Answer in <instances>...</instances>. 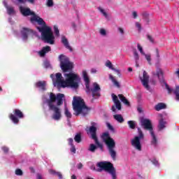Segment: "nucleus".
<instances>
[{
	"label": "nucleus",
	"mask_w": 179,
	"mask_h": 179,
	"mask_svg": "<svg viewBox=\"0 0 179 179\" xmlns=\"http://www.w3.org/2000/svg\"><path fill=\"white\" fill-rule=\"evenodd\" d=\"M20 10L23 16H31V22L34 24L38 23L39 26H42V27H38L37 29L41 33L42 40H43L45 43L54 44L55 38L54 37V34H52V30L51 29V27L45 25V22H44L43 18L38 17L34 12L30 10V8H29L20 6Z\"/></svg>",
	"instance_id": "nucleus-1"
},
{
	"label": "nucleus",
	"mask_w": 179,
	"mask_h": 179,
	"mask_svg": "<svg viewBox=\"0 0 179 179\" xmlns=\"http://www.w3.org/2000/svg\"><path fill=\"white\" fill-rule=\"evenodd\" d=\"M66 80L62 78L61 73H57L54 78V75L52 74L50 77L53 80L55 86L57 87H73V89H78L79 87V82L80 78L79 76L75 73H69L64 75Z\"/></svg>",
	"instance_id": "nucleus-2"
},
{
	"label": "nucleus",
	"mask_w": 179,
	"mask_h": 179,
	"mask_svg": "<svg viewBox=\"0 0 179 179\" xmlns=\"http://www.w3.org/2000/svg\"><path fill=\"white\" fill-rule=\"evenodd\" d=\"M64 99H65V95H64V94L59 93L55 95L54 93L51 92L50 94V99L46 101L49 110L54 111L52 118L55 120V121H58L61 119V110L54 105V103L57 101V106H61L64 101Z\"/></svg>",
	"instance_id": "nucleus-3"
},
{
	"label": "nucleus",
	"mask_w": 179,
	"mask_h": 179,
	"mask_svg": "<svg viewBox=\"0 0 179 179\" xmlns=\"http://www.w3.org/2000/svg\"><path fill=\"white\" fill-rule=\"evenodd\" d=\"M83 76L84 82L85 83L87 93H90V92H92L93 97H100V85L96 83H94L90 87V80L89 78V76H87V72H86V71H83Z\"/></svg>",
	"instance_id": "nucleus-4"
},
{
	"label": "nucleus",
	"mask_w": 179,
	"mask_h": 179,
	"mask_svg": "<svg viewBox=\"0 0 179 179\" xmlns=\"http://www.w3.org/2000/svg\"><path fill=\"white\" fill-rule=\"evenodd\" d=\"M73 107L76 112V115H79V114L86 115L89 113V108L85 105V101L80 96L73 97Z\"/></svg>",
	"instance_id": "nucleus-5"
},
{
	"label": "nucleus",
	"mask_w": 179,
	"mask_h": 179,
	"mask_svg": "<svg viewBox=\"0 0 179 179\" xmlns=\"http://www.w3.org/2000/svg\"><path fill=\"white\" fill-rule=\"evenodd\" d=\"M176 75H178V78H179V69L176 72ZM156 75L157 76L158 79L159 80V82L162 83V86H165L166 89L168 90V92L169 94L171 93H174V94L176 95V100H179V86L176 85V87L174 90H173V89L170 88V87H169V85H167V83H166V81L164 80V78H163V71L162 70V69H157V73Z\"/></svg>",
	"instance_id": "nucleus-6"
},
{
	"label": "nucleus",
	"mask_w": 179,
	"mask_h": 179,
	"mask_svg": "<svg viewBox=\"0 0 179 179\" xmlns=\"http://www.w3.org/2000/svg\"><path fill=\"white\" fill-rule=\"evenodd\" d=\"M141 122L142 127H144L145 129H149L150 135L152 138L151 143L154 146H156V145H157V139H156V136L155 135V132H153V129L152 127V122H150L148 119L141 118Z\"/></svg>",
	"instance_id": "nucleus-7"
},
{
	"label": "nucleus",
	"mask_w": 179,
	"mask_h": 179,
	"mask_svg": "<svg viewBox=\"0 0 179 179\" xmlns=\"http://www.w3.org/2000/svg\"><path fill=\"white\" fill-rule=\"evenodd\" d=\"M60 66L63 72L71 71L73 68V63L69 62L68 57L61 55L59 56Z\"/></svg>",
	"instance_id": "nucleus-8"
},
{
	"label": "nucleus",
	"mask_w": 179,
	"mask_h": 179,
	"mask_svg": "<svg viewBox=\"0 0 179 179\" xmlns=\"http://www.w3.org/2000/svg\"><path fill=\"white\" fill-rule=\"evenodd\" d=\"M98 167L102 169V170H105V171H108L111 174L113 179H117V176H115V169H114V166H113V164L110 162H99L97 164Z\"/></svg>",
	"instance_id": "nucleus-9"
},
{
	"label": "nucleus",
	"mask_w": 179,
	"mask_h": 179,
	"mask_svg": "<svg viewBox=\"0 0 179 179\" xmlns=\"http://www.w3.org/2000/svg\"><path fill=\"white\" fill-rule=\"evenodd\" d=\"M138 136H136L133 140H131V145L134 146L137 150H141L142 147L141 146V139H143V134L142 131L138 129Z\"/></svg>",
	"instance_id": "nucleus-10"
},
{
	"label": "nucleus",
	"mask_w": 179,
	"mask_h": 179,
	"mask_svg": "<svg viewBox=\"0 0 179 179\" xmlns=\"http://www.w3.org/2000/svg\"><path fill=\"white\" fill-rule=\"evenodd\" d=\"M105 143L108 147L111 157L113 159V160H115V156L117 155V152H115V150H114V148H115V142L113 138H110L108 139Z\"/></svg>",
	"instance_id": "nucleus-11"
},
{
	"label": "nucleus",
	"mask_w": 179,
	"mask_h": 179,
	"mask_svg": "<svg viewBox=\"0 0 179 179\" xmlns=\"http://www.w3.org/2000/svg\"><path fill=\"white\" fill-rule=\"evenodd\" d=\"M14 115H10V119L14 124H19V119L18 118H23L24 115H23V112L19 109H14L13 110Z\"/></svg>",
	"instance_id": "nucleus-12"
},
{
	"label": "nucleus",
	"mask_w": 179,
	"mask_h": 179,
	"mask_svg": "<svg viewBox=\"0 0 179 179\" xmlns=\"http://www.w3.org/2000/svg\"><path fill=\"white\" fill-rule=\"evenodd\" d=\"M97 124L92 122V127H90V134H91L92 138L94 140V142L97 146L101 148V145L99 143V140H97V136H96V131H97Z\"/></svg>",
	"instance_id": "nucleus-13"
},
{
	"label": "nucleus",
	"mask_w": 179,
	"mask_h": 179,
	"mask_svg": "<svg viewBox=\"0 0 179 179\" xmlns=\"http://www.w3.org/2000/svg\"><path fill=\"white\" fill-rule=\"evenodd\" d=\"M141 83L147 90H149V76L146 71H143V78H141Z\"/></svg>",
	"instance_id": "nucleus-14"
},
{
	"label": "nucleus",
	"mask_w": 179,
	"mask_h": 179,
	"mask_svg": "<svg viewBox=\"0 0 179 179\" xmlns=\"http://www.w3.org/2000/svg\"><path fill=\"white\" fill-rule=\"evenodd\" d=\"M21 34L23 37V39L27 40L28 36H30V34H34V32L33 30L29 29L28 28H22Z\"/></svg>",
	"instance_id": "nucleus-15"
},
{
	"label": "nucleus",
	"mask_w": 179,
	"mask_h": 179,
	"mask_svg": "<svg viewBox=\"0 0 179 179\" xmlns=\"http://www.w3.org/2000/svg\"><path fill=\"white\" fill-rule=\"evenodd\" d=\"M112 98H113V102L115 103L116 108L118 110H121V102H120V100H118V96H117V95L113 94Z\"/></svg>",
	"instance_id": "nucleus-16"
},
{
	"label": "nucleus",
	"mask_w": 179,
	"mask_h": 179,
	"mask_svg": "<svg viewBox=\"0 0 179 179\" xmlns=\"http://www.w3.org/2000/svg\"><path fill=\"white\" fill-rule=\"evenodd\" d=\"M50 51H51V47L45 46L43 47L42 50L38 52V54L40 55V57H45V54L50 52Z\"/></svg>",
	"instance_id": "nucleus-17"
},
{
	"label": "nucleus",
	"mask_w": 179,
	"mask_h": 179,
	"mask_svg": "<svg viewBox=\"0 0 179 179\" xmlns=\"http://www.w3.org/2000/svg\"><path fill=\"white\" fill-rule=\"evenodd\" d=\"M137 47H138V51H140L141 54H142V55H145V59H147L148 62H149L150 64V61L152 60L150 55L145 54V52H143V49L142 48V46H141L140 44H138Z\"/></svg>",
	"instance_id": "nucleus-18"
},
{
	"label": "nucleus",
	"mask_w": 179,
	"mask_h": 179,
	"mask_svg": "<svg viewBox=\"0 0 179 179\" xmlns=\"http://www.w3.org/2000/svg\"><path fill=\"white\" fill-rule=\"evenodd\" d=\"M158 117L160 118L158 125L159 129H163L164 128H166V122L163 120V115L159 114Z\"/></svg>",
	"instance_id": "nucleus-19"
},
{
	"label": "nucleus",
	"mask_w": 179,
	"mask_h": 179,
	"mask_svg": "<svg viewBox=\"0 0 179 179\" xmlns=\"http://www.w3.org/2000/svg\"><path fill=\"white\" fill-rule=\"evenodd\" d=\"M118 97L121 100V101L123 102L124 104H125V106H127L128 107H129V106H131V104L129 103V101L128 99H127V98H125V96H124V95L119 94Z\"/></svg>",
	"instance_id": "nucleus-20"
},
{
	"label": "nucleus",
	"mask_w": 179,
	"mask_h": 179,
	"mask_svg": "<svg viewBox=\"0 0 179 179\" xmlns=\"http://www.w3.org/2000/svg\"><path fill=\"white\" fill-rule=\"evenodd\" d=\"M62 43L64 44L66 48H68V50H70V51H72V48L69 46V43H68V39H66L65 36H62Z\"/></svg>",
	"instance_id": "nucleus-21"
},
{
	"label": "nucleus",
	"mask_w": 179,
	"mask_h": 179,
	"mask_svg": "<svg viewBox=\"0 0 179 179\" xmlns=\"http://www.w3.org/2000/svg\"><path fill=\"white\" fill-rule=\"evenodd\" d=\"M4 5L7 9V12L8 15H15V8H13V7L8 6V5L5 3V2H4Z\"/></svg>",
	"instance_id": "nucleus-22"
},
{
	"label": "nucleus",
	"mask_w": 179,
	"mask_h": 179,
	"mask_svg": "<svg viewBox=\"0 0 179 179\" xmlns=\"http://www.w3.org/2000/svg\"><path fill=\"white\" fill-rule=\"evenodd\" d=\"M106 66H107L108 68H109V69H112V71H115V72L120 73V71L118 70H115V69H114V67L113 66V64L111 63L110 61L108 60L106 62Z\"/></svg>",
	"instance_id": "nucleus-23"
},
{
	"label": "nucleus",
	"mask_w": 179,
	"mask_h": 179,
	"mask_svg": "<svg viewBox=\"0 0 179 179\" xmlns=\"http://www.w3.org/2000/svg\"><path fill=\"white\" fill-rule=\"evenodd\" d=\"M166 106L163 103H159L155 106V110L157 111H160V110H164L166 108Z\"/></svg>",
	"instance_id": "nucleus-24"
},
{
	"label": "nucleus",
	"mask_w": 179,
	"mask_h": 179,
	"mask_svg": "<svg viewBox=\"0 0 179 179\" xmlns=\"http://www.w3.org/2000/svg\"><path fill=\"white\" fill-rule=\"evenodd\" d=\"M113 117L115 120H116V121H117V122H124V117H122V115H113Z\"/></svg>",
	"instance_id": "nucleus-25"
},
{
	"label": "nucleus",
	"mask_w": 179,
	"mask_h": 179,
	"mask_svg": "<svg viewBox=\"0 0 179 179\" xmlns=\"http://www.w3.org/2000/svg\"><path fill=\"white\" fill-rule=\"evenodd\" d=\"M109 78L115 86H116V87H120V83H118V81H117V80H115V78L112 75H110Z\"/></svg>",
	"instance_id": "nucleus-26"
},
{
	"label": "nucleus",
	"mask_w": 179,
	"mask_h": 179,
	"mask_svg": "<svg viewBox=\"0 0 179 179\" xmlns=\"http://www.w3.org/2000/svg\"><path fill=\"white\" fill-rule=\"evenodd\" d=\"M101 138L103 141L106 143L108 141V139H110V134L108 133H103L101 136Z\"/></svg>",
	"instance_id": "nucleus-27"
},
{
	"label": "nucleus",
	"mask_w": 179,
	"mask_h": 179,
	"mask_svg": "<svg viewBox=\"0 0 179 179\" xmlns=\"http://www.w3.org/2000/svg\"><path fill=\"white\" fill-rule=\"evenodd\" d=\"M37 87H41L42 89H44L45 87V81H39L36 83Z\"/></svg>",
	"instance_id": "nucleus-28"
},
{
	"label": "nucleus",
	"mask_w": 179,
	"mask_h": 179,
	"mask_svg": "<svg viewBox=\"0 0 179 179\" xmlns=\"http://www.w3.org/2000/svg\"><path fill=\"white\" fill-rule=\"evenodd\" d=\"M128 124L131 129H135V127H136V124L135 123V122L130 120L128 122Z\"/></svg>",
	"instance_id": "nucleus-29"
},
{
	"label": "nucleus",
	"mask_w": 179,
	"mask_h": 179,
	"mask_svg": "<svg viewBox=\"0 0 179 179\" xmlns=\"http://www.w3.org/2000/svg\"><path fill=\"white\" fill-rule=\"evenodd\" d=\"M74 141H76L77 142V143H80V141H82L80 134H78L76 135V136L74 138Z\"/></svg>",
	"instance_id": "nucleus-30"
},
{
	"label": "nucleus",
	"mask_w": 179,
	"mask_h": 179,
	"mask_svg": "<svg viewBox=\"0 0 179 179\" xmlns=\"http://www.w3.org/2000/svg\"><path fill=\"white\" fill-rule=\"evenodd\" d=\"M20 3H26V2H29L30 3H34V0H17Z\"/></svg>",
	"instance_id": "nucleus-31"
},
{
	"label": "nucleus",
	"mask_w": 179,
	"mask_h": 179,
	"mask_svg": "<svg viewBox=\"0 0 179 179\" xmlns=\"http://www.w3.org/2000/svg\"><path fill=\"white\" fill-rule=\"evenodd\" d=\"M65 115L67 117V118H71V117H72L71 112H69V110H68L67 108H65Z\"/></svg>",
	"instance_id": "nucleus-32"
},
{
	"label": "nucleus",
	"mask_w": 179,
	"mask_h": 179,
	"mask_svg": "<svg viewBox=\"0 0 179 179\" xmlns=\"http://www.w3.org/2000/svg\"><path fill=\"white\" fill-rule=\"evenodd\" d=\"M96 145H94V144H90V148H89V150L90 152H94V150H96Z\"/></svg>",
	"instance_id": "nucleus-33"
},
{
	"label": "nucleus",
	"mask_w": 179,
	"mask_h": 179,
	"mask_svg": "<svg viewBox=\"0 0 179 179\" xmlns=\"http://www.w3.org/2000/svg\"><path fill=\"white\" fill-rule=\"evenodd\" d=\"M15 174H16V176H22L23 175V172L20 169H17L15 171Z\"/></svg>",
	"instance_id": "nucleus-34"
},
{
	"label": "nucleus",
	"mask_w": 179,
	"mask_h": 179,
	"mask_svg": "<svg viewBox=\"0 0 179 179\" xmlns=\"http://www.w3.org/2000/svg\"><path fill=\"white\" fill-rule=\"evenodd\" d=\"M47 5L48 6L51 7L52 5H54V2L52 0H48Z\"/></svg>",
	"instance_id": "nucleus-35"
},
{
	"label": "nucleus",
	"mask_w": 179,
	"mask_h": 179,
	"mask_svg": "<svg viewBox=\"0 0 179 179\" xmlns=\"http://www.w3.org/2000/svg\"><path fill=\"white\" fill-rule=\"evenodd\" d=\"M54 29L56 36H59V30L58 29V28L57 27H54Z\"/></svg>",
	"instance_id": "nucleus-36"
},
{
	"label": "nucleus",
	"mask_w": 179,
	"mask_h": 179,
	"mask_svg": "<svg viewBox=\"0 0 179 179\" xmlns=\"http://www.w3.org/2000/svg\"><path fill=\"white\" fill-rule=\"evenodd\" d=\"M2 150L3 151L4 153H8L9 151V149L7 147H3Z\"/></svg>",
	"instance_id": "nucleus-37"
},
{
	"label": "nucleus",
	"mask_w": 179,
	"mask_h": 179,
	"mask_svg": "<svg viewBox=\"0 0 179 179\" xmlns=\"http://www.w3.org/2000/svg\"><path fill=\"white\" fill-rule=\"evenodd\" d=\"M100 34H101L102 36H106V29H101L100 30Z\"/></svg>",
	"instance_id": "nucleus-38"
},
{
	"label": "nucleus",
	"mask_w": 179,
	"mask_h": 179,
	"mask_svg": "<svg viewBox=\"0 0 179 179\" xmlns=\"http://www.w3.org/2000/svg\"><path fill=\"white\" fill-rule=\"evenodd\" d=\"M134 57L136 61H138V59H139V55H138V52H134Z\"/></svg>",
	"instance_id": "nucleus-39"
},
{
	"label": "nucleus",
	"mask_w": 179,
	"mask_h": 179,
	"mask_svg": "<svg viewBox=\"0 0 179 179\" xmlns=\"http://www.w3.org/2000/svg\"><path fill=\"white\" fill-rule=\"evenodd\" d=\"M100 12H101V13H103V16H105V17H107V13H106L104 12V10L99 8Z\"/></svg>",
	"instance_id": "nucleus-40"
},
{
	"label": "nucleus",
	"mask_w": 179,
	"mask_h": 179,
	"mask_svg": "<svg viewBox=\"0 0 179 179\" xmlns=\"http://www.w3.org/2000/svg\"><path fill=\"white\" fill-rule=\"evenodd\" d=\"M136 27H137V29H138V30H141V24H139V22H136Z\"/></svg>",
	"instance_id": "nucleus-41"
},
{
	"label": "nucleus",
	"mask_w": 179,
	"mask_h": 179,
	"mask_svg": "<svg viewBox=\"0 0 179 179\" xmlns=\"http://www.w3.org/2000/svg\"><path fill=\"white\" fill-rule=\"evenodd\" d=\"M136 16H138V13H136V11H134L133 12V17H134V19H135V18H136Z\"/></svg>",
	"instance_id": "nucleus-42"
},
{
	"label": "nucleus",
	"mask_w": 179,
	"mask_h": 179,
	"mask_svg": "<svg viewBox=\"0 0 179 179\" xmlns=\"http://www.w3.org/2000/svg\"><path fill=\"white\" fill-rule=\"evenodd\" d=\"M148 38L150 40V41H151V43H153V38H152V36H148Z\"/></svg>",
	"instance_id": "nucleus-43"
},
{
	"label": "nucleus",
	"mask_w": 179,
	"mask_h": 179,
	"mask_svg": "<svg viewBox=\"0 0 179 179\" xmlns=\"http://www.w3.org/2000/svg\"><path fill=\"white\" fill-rule=\"evenodd\" d=\"M82 167H83V165L82 164V163H79L78 164V169H82Z\"/></svg>",
	"instance_id": "nucleus-44"
},
{
	"label": "nucleus",
	"mask_w": 179,
	"mask_h": 179,
	"mask_svg": "<svg viewBox=\"0 0 179 179\" xmlns=\"http://www.w3.org/2000/svg\"><path fill=\"white\" fill-rule=\"evenodd\" d=\"M71 150V152H73V153H75L76 152V149L75 148V147H73Z\"/></svg>",
	"instance_id": "nucleus-45"
},
{
	"label": "nucleus",
	"mask_w": 179,
	"mask_h": 179,
	"mask_svg": "<svg viewBox=\"0 0 179 179\" xmlns=\"http://www.w3.org/2000/svg\"><path fill=\"white\" fill-rule=\"evenodd\" d=\"M119 31H120L122 34H124V29H122V28H119Z\"/></svg>",
	"instance_id": "nucleus-46"
},
{
	"label": "nucleus",
	"mask_w": 179,
	"mask_h": 179,
	"mask_svg": "<svg viewBox=\"0 0 179 179\" xmlns=\"http://www.w3.org/2000/svg\"><path fill=\"white\" fill-rule=\"evenodd\" d=\"M49 173H50V174H54V173H55V171H53L52 169H50V170H49Z\"/></svg>",
	"instance_id": "nucleus-47"
},
{
	"label": "nucleus",
	"mask_w": 179,
	"mask_h": 179,
	"mask_svg": "<svg viewBox=\"0 0 179 179\" xmlns=\"http://www.w3.org/2000/svg\"><path fill=\"white\" fill-rule=\"evenodd\" d=\"M37 179H43V176H41V175H40V174H38Z\"/></svg>",
	"instance_id": "nucleus-48"
},
{
	"label": "nucleus",
	"mask_w": 179,
	"mask_h": 179,
	"mask_svg": "<svg viewBox=\"0 0 179 179\" xmlns=\"http://www.w3.org/2000/svg\"><path fill=\"white\" fill-rule=\"evenodd\" d=\"M91 72H92V73H96V72H97V71H96V69H92L91 70Z\"/></svg>",
	"instance_id": "nucleus-49"
},
{
	"label": "nucleus",
	"mask_w": 179,
	"mask_h": 179,
	"mask_svg": "<svg viewBox=\"0 0 179 179\" xmlns=\"http://www.w3.org/2000/svg\"><path fill=\"white\" fill-rule=\"evenodd\" d=\"M112 110H113L114 113H115V111H116L115 106H112Z\"/></svg>",
	"instance_id": "nucleus-50"
},
{
	"label": "nucleus",
	"mask_w": 179,
	"mask_h": 179,
	"mask_svg": "<svg viewBox=\"0 0 179 179\" xmlns=\"http://www.w3.org/2000/svg\"><path fill=\"white\" fill-rule=\"evenodd\" d=\"M57 175L58 176V177H59V178H62V175L61 173H57Z\"/></svg>",
	"instance_id": "nucleus-51"
},
{
	"label": "nucleus",
	"mask_w": 179,
	"mask_h": 179,
	"mask_svg": "<svg viewBox=\"0 0 179 179\" xmlns=\"http://www.w3.org/2000/svg\"><path fill=\"white\" fill-rule=\"evenodd\" d=\"M69 143H72V142H73V139L69 138Z\"/></svg>",
	"instance_id": "nucleus-52"
},
{
	"label": "nucleus",
	"mask_w": 179,
	"mask_h": 179,
	"mask_svg": "<svg viewBox=\"0 0 179 179\" xmlns=\"http://www.w3.org/2000/svg\"><path fill=\"white\" fill-rule=\"evenodd\" d=\"M71 179H76V176L75 175L71 176Z\"/></svg>",
	"instance_id": "nucleus-53"
},
{
	"label": "nucleus",
	"mask_w": 179,
	"mask_h": 179,
	"mask_svg": "<svg viewBox=\"0 0 179 179\" xmlns=\"http://www.w3.org/2000/svg\"><path fill=\"white\" fill-rule=\"evenodd\" d=\"M128 71H129V72H132V68L129 67V68L128 69Z\"/></svg>",
	"instance_id": "nucleus-54"
},
{
	"label": "nucleus",
	"mask_w": 179,
	"mask_h": 179,
	"mask_svg": "<svg viewBox=\"0 0 179 179\" xmlns=\"http://www.w3.org/2000/svg\"><path fill=\"white\" fill-rule=\"evenodd\" d=\"M108 127L109 129H111L112 127H111V125H110V124H108Z\"/></svg>",
	"instance_id": "nucleus-55"
},
{
	"label": "nucleus",
	"mask_w": 179,
	"mask_h": 179,
	"mask_svg": "<svg viewBox=\"0 0 179 179\" xmlns=\"http://www.w3.org/2000/svg\"><path fill=\"white\" fill-rule=\"evenodd\" d=\"M157 55L159 57V50H157Z\"/></svg>",
	"instance_id": "nucleus-56"
},
{
	"label": "nucleus",
	"mask_w": 179,
	"mask_h": 179,
	"mask_svg": "<svg viewBox=\"0 0 179 179\" xmlns=\"http://www.w3.org/2000/svg\"><path fill=\"white\" fill-rule=\"evenodd\" d=\"M0 92H2V87H0Z\"/></svg>",
	"instance_id": "nucleus-57"
},
{
	"label": "nucleus",
	"mask_w": 179,
	"mask_h": 179,
	"mask_svg": "<svg viewBox=\"0 0 179 179\" xmlns=\"http://www.w3.org/2000/svg\"><path fill=\"white\" fill-rule=\"evenodd\" d=\"M91 169H92V170H94V167H91Z\"/></svg>",
	"instance_id": "nucleus-58"
}]
</instances>
